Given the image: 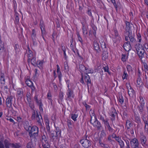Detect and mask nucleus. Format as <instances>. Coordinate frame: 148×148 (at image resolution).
<instances>
[{"label":"nucleus","mask_w":148,"mask_h":148,"mask_svg":"<svg viewBox=\"0 0 148 148\" xmlns=\"http://www.w3.org/2000/svg\"><path fill=\"white\" fill-rule=\"evenodd\" d=\"M130 143L131 147L133 148H142L139 145L138 140L136 138L132 139L130 141Z\"/></svg>","instance_id":"8"},{"label":"nucleus","mask_w":148,"mask_h":148,"mask_svg":"<svg viewBox=\"0 0 148 148\" xmlns=\"http://www.w3.org/2000/svg\"><path fill=\"white\" fill-rule=\"evenodd\" d=\"M12 99L13 97L12 96H7L6 101V104L7 107H11L12 106Z\"/></svg>","instance_id":"12"},{"label":"nucleus","mask_w":148,"mask_h":148,"mask_svg":"<svg viewBox=\"0 0 148 148\" xmlns=\"http://www.w3.org/2000/svg\"><path fill=\"white\" fill-rule=\"evenodd\" d=\"M32 51H31L29 49L28 50V57L29 59H31L32 56Z\"/></svg>","instance_id":"56"},{"label":"nucleus","mask_w":148,"mask_h":148,"mask_svg":"<svg viewBox=\"0 0 148 148\" xmlns=\"http://www.w3.org/2000/svg\"><path fill=\"white\" fill-rule=\"evenodd\" d=\"M27 148H34L32 143L30 142L27 143L26 146Z\"/></svg>","instance_id":"49"},{"label":"nucleus","mask_w":148,"mask_h":148,"mask_svg":"<svg viewBox=\"0 0 148 148\" xmlns=\"http://www.w3.org/2000/svg\"><path fill=\"white\" fill-rule=\"evenodd\" d=\"M126 86L127 91L129 96L131 97H133L135 94V92L134 90L131 86L129 83H127Z\"/></svg>","instance_id":"9"},{"label":"nucleus","mask_w":148,"mask_h":148,"mask_svg":"<svg viewBox=\"0 0 148 148\" xmlns=\"http://www.w3.org/2000/svg\"><path fill=\"white\" fill-rule=\"evenodd\" d=\"M57 73L59 80L60 81L62 80V76L61 72L60 71L58 72H57Z\"/></svg>","instance_id":"58"},{"label":"nucleus","mask_w":148,"mask_h":148,"mask_svg":"<svg viewBox=\"0 0 148 148\" xmlns=\"http://www.w3.org/2000/svg\"><path fill=\"white\" fill-rule=\"evenodd\" d=\"M144 106H142L141 105H140V106L139 107V111L142 112L143 111V108Z\"/></svg>","instance_id":"62"},{"label":"nucleus","mask_w":148,"mask_h":148,"mask_svg":"<svg viewBox=\"0 0 148 148\" xmlns=\"http://www.w3.org/2000/svg\"><path fill=\"white\" fill-rule=\"evenodd\" d=\"M45 121L47 130L48 132H50V128L49 125V119L47 118H45Z\"/></svg>","instance_id":"21"},{"label":"nucleus","mask_w":148,"mask_h":148,"mask_svg":"<svg viewBox=\"0 0 148 148\" xmlns=\"http://www.w3.org/2000/svg\"><path fill=\"white\" fill-rule=\"evenodd\" d=\"M40 28L42 34V37L43 39L45 40L43 36V34H45V31L44 30V25L43 23V22L41 20L40 21Z\"/></svg>","instance_id":"20"},{"label":"nucleus","mask_w":148,"mask_h":148,"mask_svg":"<svg viewBox=\"0 0 148 148\" xmlns=\"http://www.w3.org/2000/svg\"><path fill=\"white\" fill-rule=\"evenodd\" d=\"M84 72L86 73V74L87 73H93V70L92 69L87 68L86 67V69Z\"/></svg>","instance_id":"50"},{"label":"nucleus","mask_w":148,"mask_h":148,"mask_svg":"<svg viewBox=\"0 0 148 148\" xmlns=\"http://www.w3.org/2000/svg\"><path fill=\"white\" fill-rule=\"evenodd\" d=\"M23 125L25 129L26 130L28 131V130H29L31 126L29 125V123L28 121H24L23 123Z\"/></svg>","instance_id":"24"},{"label":"nucleus","mask_w":148,"mask_h":148,"mask_svg":"<svg viewBox=\"0 0 148 148\" xmlns=\"http://www.w3.org/2000/svg\"><path fill=\"white\" fill-rule=\"evenodd\" d=\"M60 136L56 133V132L53 131H52L49 134V137L51 140L53 142L56 141L58 138H59Z\"/></svg>","instance_id":"7"},{"label":"nucleus","mask_w":148,"mask_h":148,"mask_svg":"<svg viewBox=\"0 0 148 148\" xmlns=\"http://www.w3.org/2000/svg\"><path fill=\"white\" fill-rule=\"evenodd\" d=\"M139 103H140V105H141L142 106H144L145 104V100L143 98V97L140 96L139 97Z\"/></svg>","instance_id":"34"},{"label":"nucleus","mask_w":148,"mask_h":148,"mask_svg":"<svg viewBox=\"0 0 148 148\" xmlns=\"http://www.w3.org/2000/svg\"><path fill=\"white\" fill-rule=\"evenodd\" d=\"M116 114L117 113L115 109L113 108H112L109 113L110 115L113 118V119H112V120H114Z\"/></svg>","instance_id":"14"},{"label":"nucleus","mask_w":148,"mask_h":148,"mask_svg":"<svg viewBox=\"0 0 148 148\" xmlns=\"http://www.w3.org/2000/svg\"><path fill=\"white\" fill-rule=\"evenodd\" d=\"M25 82L28 86H31L33 84L32 82L29 79V78H25Z\"/></svg>","instance_id":"29"},{"label":"nucleus","mask_w":148,"mask_h":148,"mask_svg":"<svg viewBox=\"0 0 148 148\" xmlns=\"http://www.w3.org/2000/svg\"><path fill=\"white\" fill-rule=\"evenodd\" d=\"M125 23L126 25L125 29L127 31L126 34H129V30L130 29V24L129 22L127 21H125Z\"/></svg>","instance_id":"22"},{"label":"nucleus","mask_w":148,"mask_h":148,"mask_svg":"<svg viewBox=\"0 0 148 148\" xmlns=\"http://www.w3.org/2000/svg\"><path fill=\"white\" fill-rule=\"evenodd\" d=\"M123 140H124L125 142L126 146V148H128L130 147V143L128 140L125 139V138L124 137H123L122 138Z\"/></svg>","instance_id":"40"},{"label":"nucleus","mask_w":148,"mask_h":148,"mask_svg":"<svg viewBox=\"0 0 148 148\" xmlns=\"http://www.w3.org/2000/svg\"><path fill=\"white\" fill-rule=\"evenodd\" d=\"M29 135L31 137L35 138L38 135V128L36 126L31 127L28 130Z\"/></svg>","instance_id":"2"},{"label":"nucleus","mask_w":148,"mask_h":148,"mask_svg":"<svg viewBox=\"0 0 148 148\" xmlns=\"http://www.w3.org/2000/svg\"><path fill=\"white\" fill-rule=\"evenodd\" d=\"M47 97L48 99L50 101L51 103L52 101V100L51 98V92H49L47 95Z\"/></svg>","instance_id":"51"},{"label":"nucleus","mask_w":148,"mask_h":148,"mask_svg":"<svg viewBox=\"0 0 148 148\" xmlns=\"http://www.w3.org/2000/svg\"><path fill=\"white\" fill-rule=\"evenodd\" d=\"M19 14L16 13L15 14V21L17 23H18L19 21Z\"/></svg>","instance_id":"53"},{"label":"nucleus","mask_w":148,"mask_h":148,"mask_svg":"<svg viewBox=\"0 0 148 148\" xmlns=\"http://www.w3.org/2000/svg\"><path fill=\"white\" fill-rule=\"evenodd\" d=\"M42 145L44 148H50L48 143L47 138L45 135H43L41 140Z\"/></svg>","instance_id":"11"},{"label":"nucleus","mask_w":148,"mask_h":148,"mask_svg":"<svg viewBox=\"0 0 148 148\" xmlns=\"http://www.w3.org/2000/svg\"><path fill=\"white\" fill-rule=\"evenodd\" d=\"M118 143L120 148H124L125 144L124 142L122 140L119 141Z\"/></svg>","instance_id":"48"},{"label":"nucleus","mask_w":148,"mask_h":148,"mask_svg":"<svg viewBox=\"0 0 148 148\" xmlns=\"http://www.w3.org/2000/svg\"><path fill=\"white\" fill-rule=\"evenodd\" d=\"M101 138L105 137L106 136V134L104 130H102L100 134Z\"/></svg>","instance_id":"42"},{"label":"nucleus","mask_w":148,"mask_h":148,"mask_svg":"<svg viewBox=\"0 0 148 148\" xmlns=\"http://www.w3.org/2000/svg\"><path fill=\"white\" fill-rule=\"evenodd\" d=\"M79 68L80 71L83 72H85L86 69V67L82 64L79 65Z\"/></svg>","instance_id":"44"},{"label":"nucleus","mask_w":148,"mask_h":148,"mask_svg":"<svg viewBox=\"0 0 148 148\" xmlns=\"http://www.w3.org/2000/svg\"><path fill=\"white\" fill-rule=\"evenodd\" d=\"M103 122H104V124H105L107 126L110 125L108 122V120L107 119H105Z\"/></svg>","instance_id":"63"},{"label":"nucleus","mask_w":148,"mask_h":148,"mask_svg":"<svg viewBox=\"0 0 148 148\" xmlns=\"http://www.w3.org/2000/svg\"><path fill=\"white\" fill-rule=\"evenodd\" d=\"M144 50L143 49L139 51L137 53L138 56L139 58L140 59H141L143 58L144 56Z\"/></svg>","instance_id":"30"},{"label":"nucleus","mask_w":148,"mask_h":148,"mask_svg":"<svg viewBox=\"0 0 148 148\" xmlns=\"http://www.w3.org/2000/svg\"><path fill=\"white\" fill-rule=\"evenodd\" d=\"M142 119L144 122L145 124L144 129L145 131H148V119H146V118L143 116L142 117Z\"/></svg>","instance_id":"18"},{"label":"nucleus","mask_w":148,"mask_h":148,"mask_svg":"<svg viewBox=\"0 0 148 148\" xmlns=\"http://www.w3.org/2000/svg\"><path fill=\"white\" fill-rule=\"evenodd\" d=\"M129 41L125 42L123 45V48L126 51H128L131 49V45Z\"/></svg>","instance_id":"16"},{"label":"nucleus","mask_w":148,"mask_h":148,"mask_svg":"<svg viewBox=\"0 0 148 148\" xmlns=\"http://www.w3.org/2000/svg\"><path fill=\"white\" fill-rule=\"evenodd\" d=\"M31 64L33 65H36L37 62L36 61V58L35 57H33L31 60Z\"/></svg>","instance_id":"46"},{"label":"nucleus","mask_w":148,"mask_h":148,"mask_svg":"<svg viewBox=\"0 0 148 148\" xmlns=\"http://www.w3.org/2000/svg\"><path fill=\"white\" fill-rule=\"evenodd\" d=\"M140 143L143 146L145 147L146 146V143L147 139L146 136L144 135H141L140 136Z\"/></svg>","instance_id":"15"},{"label":"nucleus","mask_w":148,"mask_h":148,"mask_svg":"<svg viewBox=\"0 0 148 148\" xmlns=\"http://www.w3.org/2000/svg\"><path fill=\"white\" fill-rule=\"evenodd\" d=\"M99 143L100 146L102 147H105L106 145H107L105 144L102 143L101 138H100L99 140Z\"/></svg>","instance_id":"54"},{"label":"nucleus","mask_w":148,"mask_h":148,"mask_svg":"<svg viewBox=\"0 0 148 148\" xmlns=\"http://www.w3.org/2000/svg\"><path fill=\"white\" fill-rule=\"evenodd\" d=\"M128 76L129 75L127 73V71H126V70H124L122 75V79L123 80L124 79H127Z\"/></svg>","instance_id":"27"},{"label":"nucleus","mask_w":148,"mask_h":148,"mask_svg":"<svg viewBox=\"0 0 148 148\" xmlns=\"http://www.w3.org/2000/svg\"><path fill=\"white\" fill-rule=\"evenodd\" d=\"M139 75L138 77L137 78V83L138 85H140L142 84V80L140 78V76L141 75V74L139 72Z\"/></svg>","instance_id":"35"},{"label":"nucleus","mask_w":148,"mask_h":148,"mask_svg":"<svg viewBox=\"0 0 148 148\" xmlns=\"http://www.w3.org/2000/svg\"><path fill=\"white\" fill-rule=\"evenodd\" d=\"M137 40L139 42H140L141 41V36L140 34H137Z\"/></svg>","instance_id":"61"},{"label":"nucleus","mask_w":148,"mask_h":148,"mask_svg":"<svg viewBox=\"0 0 148 148\" xmlns=\"http://www.w3.org/2000/svg\"><path fill=\"white\" fill-rule=\"evenodd\" d=\"M121 60L123 62H125L126 61V55L125 54H122Z\"/></svg>","instance_id":"64"},{"label":"nucleus","mask_w":148,"mask_h":148,"mask_svg":"<svg viewBox=\"0 0 148 148\" xmlns=\"http://www.w3.org/2000/svg\"><path fill=\"white\" fill-rule=\"evenodd\" d=\"M126 126L127 129H129L132 126L133 123L132 121L129 120H127L126 121Z\"/></svg>","instance_id":"26"},{"label":"nucleus","mask_w":148,"mask_h":148,"mask_svg":"<svg viewBox=\"0 0 148 148\" xmlns=\"http://www.w3.org/2000/svg\"><path fill=\"white\" fill-rule=\"evenodd\" d=\"M82 30L83 31V33L84 35L87 34L88 32L87 30L86 27L85 26L83 25V27L82 28Z\"/></svg>","instance_id":"43"},{"label":"nucleus","mask_w":148,"mask_h":148,"mask_svg":"<svg viewBox=\"0 0 148 148\" xmlns=\"http://www.w3.org/2000/svg\"><path fill=\"white\" fill-rule=\"evenodd\" d=\"M76 34L77 36L78 40L81 42L82 45L83 43V41L82 38L79 34V32H77Z\"/></svg>","instance_id":"37"},{"label":"nucleus","mask_w":148,"mask_h":148,"mask_svg":"<svg viewBox=\"0 0 148 148\" xmlns=\"http://www.w3.org/2000/svg\"><path fill=\"white\" fill-rule=\"evenodd\" d=\"M43 63V60H38L37 62L36 65L38 66L41 67Z\"/></svg>","instance_id":"45"},{"label":"nucleus","mask_w":148,"mask_h":148,"mask_svg":"<svg viewBox=\"0 0 148 148\" xmlns=\"http://www.w3.org/2000/svg\"><path fill=\"white\" fill-rule=\"evenodd\" d=\"M34 99L35 100L36 103L38 105L41 104L42 103L40 100H39L38 99V96L37 95H35L34 97Z\"/></svg>","instance_id":"36"},{"label":"nucleus","mask_w":148,"mask_h":148,"mask_svg":"<svg viewBox=\"0 0 148 148\" xmlns=\"http://www.w3.org/2000/svg\"><path fill=\"white\" fill-rule=\"evenodd\" d=\"M134 121L137 123L140 122V118L139 115L138 113H134Z\"/></svg>","instance_id":"23"},{"label":"nucleus","mask_w":148,"mask_h":148,"mask_svg":"<svg viewBox=\"0 0 148 148\" xmlns=\"http://www.w3.org/2000/svg\"><path fill=\"white\" fill-rule=\"evenodd\" d=\"M126 68L128 72L132 70V67L130 65H127L126 66Z\"/></svg>","instance_id":"59"},{"label":"nucleus","mask_w":148,"mask_h":148,"mask_svg":"<svg viewBox=\"0 0 148 148\" xmlns=\"http://www.w3.org/2000/svg\"><path fill=\"white\" fill-rule=\"evenodd\" d=\"M23 89L21 88H18L17 90V95L19 97H22L23 95Z\"/></svg>","instance_id":"32"},{"label":"nucleus","mask_w":148,"mask_h":148,"mask_svg":"<svg viewBox=\"0 0 148 148\" xmlns=\"http://www.w3.org/2000/svg\"><path fill=\"white\" fill-rule=\"evenodd\" d=\"M31 37L34 43H35L36 40L37 38L36 32L34 29L32 30L31 33Z\"/></svg>","instance_id":"19"},{"label":"nucleus","mask_w":148,"mask_h":148,"mask_svg":"<svg viewBox=\"0 0 148 148\" xmlns=\"http://www.w3.org/2000/svg\"><path fill=\"white\" fill-rule=\"evenodd\" d=\"M80 143L82 146L85 148H88L91 145V142L87 137L81 140Z\"/></svg>","instance_id":"5"},{"label":"nucleus","mask_w":148,"mask_h":148,"mask_svg":"<svg viewBox=\"0 0 148 148\" xmlns=\"http://www.w3.org/2000/svg\"><path fill=\"white\" fill-rule=\"evenodd\" d=\"M87 14L92 18H93V16L92 15V14L91 12V10L88 9L87 11Z\"/></svg>","instance_id":"60"},{"label":"nucleus","mask_w":148,"mask_h":148,"mask_svg":"<svg viewBox=\"0 0 148 148\" xmlns=\"http://www.w3.org/2000/svg\"><path fill=\"white\" fill-rule=\"evenodd\" d=\"M67 87L68 89L66 94L67 96L66 99L69 101H71L74 97V94L73 89L71 88H70L69 85V84H67Z\"/></svg>","instance_id":"3"},{"label":"nucleus","mask_w":148,"mask_h":148,"mask_svg":"<svg viewBox=\"0 0 148 148\" xmlns=\"http://www.w3.org/2000/svg\"><path fill=\"white\" fill-rule=\"evenodd\" d=\"M127 36H125V40L128 42L129 40H130L129 42L132 45H134L136 43V41L134 38V36L130 34V33L129 34H127Z\"/></svg>","instance_id":"6"},{"label":"nucleus","mask_w":148,"mask_h":148,"mask_svg":"<svg viewBox=\"0 0 148 148\" xmlns=\"http://www.w3.org/2000/svg\"><path fill=\"white\" fill-rule=\"evenodd\" d=\"M118 101L120 104H122L124 101L123 97L121 94H119L118 97Z\"/></svg>","instance_id":"33"},{"label":"nucleus","mask_w":148,"mask_h":148,"mask_svg":"<svg viewBox=\"0 0 148 148\" xmlns=\"http://www.w3.org/2000/svg\"><path fill=\"white\" fill-rule=\"evenodd\" d=\"M100 44L101 46L103 49H106V46L105 42L103 41V40H102Z\"/></svg>","instance_id":"52"},{"label":"nucleus","mask_w":148,"mask_h":148,"mask_svg":"<svg viewBox=\"0 0 148 148\" xmlns=\"http://www.w3.org/2000/svg\"><path fill=\"white\" fill-rule=\"evenodd\" d=\"M5 82L4 74L3 73L1 72L0 74V83L1 84H4Z\"/></svg>","instance_id":"25"},{"label":"nucleus","mask_w":148,"mask_h":148,"mask_svg":"<svg viewBox=\"0 0 148 148\" xmlns=\"http://www.w3.org/2000/svg\"><path fill=\"white\" fill-rule=\"evenodd\" d=\"M112 38L113 41L114 43L119 42L121 40L118 31L116 29H114L112 32Z\"/></svg>","instance_id":"4"},{"label":"nucleus","mask_w":148,"mask_h":148,"mask_svg":"<svg viewBox=\"0 0 148 148\" xmlns=\"http://www.w3.org/2000/svg\"><path fill=\"white\" fill-rule=\"evenodd\" d=\"M55 132L58 136H61V130L58 127H56Z\"/></svg>","instance_id":"47"},{"label":"nucleus","mask_w":148,"mask_h":148,"mask_svg":"<svg viewBox=\"0 0 148 148\" xmlns=\"http://www.w3.org/2000/svg\"><path fill=\"white\" fill-rule=\"evenodd\" d=\"M5 49L4 47L3 43H1L0 45V52L2 53L5 52Z\"/></svg>","instance_id":"39"},{"label":"nucleus","mask_w":148,"mask_h":148,"mask_svg":"<svg viewBox=\"0 0 148 148\" xmlns=\"http://www.w3.org/2000/svg\"><path fill=\"white\" fill-rule=\"evenodd\" d=\"M30 94L29 92H27V99L28 102H30L31 100V97L30 96Z\"/></svg>","instance_id":"55"},{"label":"nucleus","mask_w":148,"mask_h":148,"mask_svg":"<svg viewBox=\"0 0 148 148\" xmlns=\"http://www.w3.org/2000/svg\"><path fill=\"white\" fill-rule=\"evenodd\" d=\"M82 78L80 81L81 83L82 84H84V80L87 83V85L88 87L89 84H90L91 83V80L90 79L89 76L87 74H86L85 75H83L82 74Z\"/></svg>","instance_id":"10"},{"label":"nucleus","mask_w":148,"mask_h":148,"mask_svg":"<svg viewBox=\"0 0 148 148\" xmlns=\"http://www.w3.org/2000/svg\"><path fill=\"white\" fill-rule=\"evenodd\" d=\"M4 144H5L6 148H9L10 146L14 148H19L17 146V145L14 144L10 143L8 142V140H5Z\"/></svg>","instance_id":"13"},{"label":"nucleus","mask_w":148,"mask_h":148,"mask_svg":"<svg viewBox=\"0 0 148 148\" xmlns=\"http://www.w3.org/2000/svg\"><path fill=\"white\" fill-rule=\"evenodd\" d=\"M64 69L66 71L69 70V66L68 63L67 62H65L64 63Z\"/></svg>","instance_id":"57"},{"label":"nucleus","mask_w":148,"mask_h":148,"mask_svg":"<svg viewBox=\"0 0 148 148\" xmlns=\"http://www.w3.org/2000/svg\"><path fill=\"white\" fill-rule=\"evenodd\" d=\"M14 48L16 54H18L20 50L19 45L17 44H16L15 45Z\"/></svg>","instance_id":"38"},{"label":"nucleus","mask_w":148,"mask_h":148,"mask_svg":"<svg viewBox=\"0 0 148 148\" xmlns=\"http://www.w3.org/2000/svg\"><path fill=\"white\" fill-rule=\"evenodd\" d=\"M90 122L93 126L96 128L98 130H100L101 127V123L96 118L95 116L94 115L91 116Z\"/></svg>","instance_id":"1"},{"label":"nucleus","mask_w":148,"mask_h":148,"mask_svg":"<svg viewBox=\"0 0 148 148\" xmlns=\"http://www.w3.org/2000/svg\"><path fill=\"white\" fill-rule=\"evenodd\" d=\"M93 46L94 50L97 53H100L101 52V50L99 48V47L98 43L95 40L94 41L93 43Z\"/></svg>","instance_id":"17"},{"label":"nucleus","mask_w":148,"mask_h":148,"mask_svg":"<svg viewBox=\"0 0 148 148\" xmlns=\"http://www.w3.org/2000/svg\"><path fill=\"white\" fill-rule=\"evenodd\" d=\"M135 47L137 53L141 50L143 49L142 45H140V44L136 45H135Z\"/></svg>","instance_id":"28"},{"label":"nucleus","mask_w":148,"mask_h":148,"mask_svg":"<svg viewBox=\"0 0 148 148\" xmlns=\"http://www.w3.org/2000/svg\"><path fill=\"white\" fill-rule=\"evenodd\" d=\"M78 116L77 114H71V118L75 121H77V118Z\"/></svg>","instance_id":"41"},{"label":"nucleus","mask_w":148,"mask_h":148,"mask_svg":"<svg viewBox=\"0 0 148 148\" xmlns=\"http://www.w3.org/2000/svg\"><path fill=\"white\" fill-rule=\"evenodd\" d=\"M102 59L103 60H105L108 57V53L106 51H104L102 55Z\"/></svg>","instance_id":"31"}]
</instances>
